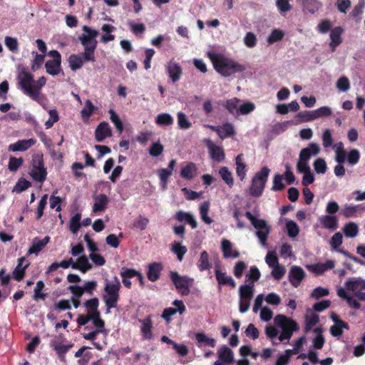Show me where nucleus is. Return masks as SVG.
<instances>
[{"label": "nucleus", "mask_w": 365, "mask_h": 365, "mask_svg": "<svg viewBox=\"0 0 365 365\" xmlns=\"http://www.w3.org/2000/svg\"><path fill=\"white\" fill-rule=\"evenodd\" d=\"M270 170L267 167H263L259 171L257 172L252 179L250 187V194L253 197H258L262 195L266 182L268 179Z\"/></svg>", "instance_id": "obj_5"}, {"label": "nucleus", "mask_w": 365, "mask_h": 365, "mask_svg": "<svg viewBox=\"0 0 365 365\" xmlns=\"http://www.w3.org/2000/svg\"><path fill=\"white\" fill-rule=\"evenodd\" d=\"M108 203V198L105 194H100L95 197V202L93 207L94 212L103 211Z\"/></svg>", "instance_id": "obj_30"}, {"label": "nucleus", "mask_w": 365, "mask_h": 365, "mask_svg": "<svg viewBox=\"0 0 365 365\" xmlns=\"http://www.w3.org/2000/svg\"><path fill=\"white\" fill-rule=\"evenodd\" d=\"M81 213H76L71 217L69 222V230L72 233L76 234L79 230L81 227Z\"/></svg>", "instance_id": "obj_50"}, {"label": "nucleus", "mask_w": 365, "mask_h": 365, "mask_svg": "<svg viewBox=\"0 0 365 365\" xmlns=\"http://www.w3.org/2000/svg\"><path fill=\"white\" fill-rule=\"evenodd\" d=\"M332 24L329 19H325L322 20L317 26V31L320 34H326L331 30Z\"/></svg>", "instance_id": "obj_64"}, {"label": "nucleus", "mask_w": 365, "mask_h": 365, "mask_svg": "<svg viewBox=\"0 0 365 365\" xmlns=\"http://www.w3.org/2000/svg\"><path fill=\"white\" fill-rule=\"evenodd\" d=\"M24 163V159L22 158H15L11 156L9 158L8 168L11 172H16Z\"/></svg>", "instance_id": "obj_55"}, {"label": "nucleus", "mask_w": 365, "mask_h": 365, "mask_svg": "<svg viewBox=\"0 0 365 365\" xmlns=\"http://www.w3.org/2000/svg\"><path fill=\"white\" fill-rule=\"evenodd\" d=\"M24 260V258H20L19 259V264L15 267L14 270L13 271V277L16 281H21L23 279V278L25 276V269L27 266H25L24 267H22V262Z\"/></svg>", "instance_id": "obj_47"}, {"label": "nucleus", "mask_w": 365, "mask_h": 365, "mask_svg": "<svg viewBox=\"0 0 365 365\" xmlns=\"http://www.w3.org/2000/svg\"><path fill=\"white\" fill-rule=\"evenodd\" d=\"M297 118H299V122H309L316 119L313 110H304L299 112L297 114Z\"/></svg>", "instance_id": "obj_54"}, {"label": "nucleus", "mask_w": 365, "mask_h": 365, "mask_svg": "<svg viewBox=\"0 0 365 365\" xmlns=\"http://www.w3.org/2000/svg\"><path fill=\"white\" fill-rule=\"evenodd\" d=\"M4 43L8 49L12 52H16L19 48L18 41L16 38L6 36Z\"/></svg>", "instance_id": "obj_62"}, {"label": "nucleus", "mask_w": 365, "mask_h": 365, "mask_svg": "<svg viewBox=\"0 0 365 365\" xmlns=\"http://www.w3.org/2000/svg\"><path fill=\"white\" fill-rule=\"evenodd\" d=\"M108 113L110 114V120L115 125L116 129L121 133L123 130V124L119 116L113 109H110Z\"/></svg>", "instance_id": "obj_57"}, {"label": "nucleus", "mask_w": 365, "mask_h": 365, "mask_svg": "<svg viewBox=\"0 0 365 365\" xmlns=\"http://www.w3.org/2000/svg\"><path fill=\"white\" fill-rule=\"evenodd\" d=\"M177 117L178 126L180 129L186 130L191 127V123L188 120L186 115L183 112H178Z\"/></svg>", "instance_id": "obj_53"}, {"label": "nucleus", "mask_w": 365, "mask_h": 365, "mask_svg": "<svg viewBox=\"0 0 365 365\" xmlns=\"http://www.w3.org/2000/svg\"><path fill=\"white\" fill-rule=\"evenodd\" d=\"M317 336L313 339V346L315 349H321L324 344V338L322 335L323 329L321 327H317L314 329Z\"/></svg>", "instance_id": "obj_42"}, {"label": "nucleus", "mask_w": 365, "mask_h": 365, "mask_svg": "<svg viewBox=\"0 0 365 365\" xmlns=\"http://www.w3.org/2000/svg\"><path fill=\"white\" fill-rule=\"evenodd\" d=\"M304 277V269L298 266H293L289 273V282L295 287L299 285Z\"/></svg>", "instance_id": "obj_18"}, {"label": "nucleus", "mask_w": 365, "mask_h": 365, "mask_svg": "<svg viewBox=\"0 0 365 365\" xmlns=\"http://www.w3.org/2000/svg\"><path fill=\"white\" fill-rule=\"evenodd\" d=\"M46 78L44 76L40 77L37 81H34L33 84L32 90L35 93L34 96H31V98L34 101H38L40 94V91L43 86L46 85Z\"/></svg>", "instance_id": "obj_40"}, {"label": "nucleus", "mask_w": 365, "mask_h": 365, "mask_svg": "<svg viewBox=\"0 0 365 365\" xmlns=\"http://www.w3.org/2000/svg\"><path fill=\"white\" fill-rule=\"evenodd\" d=\"M155 123L159 125H170L173 123V118L168 113H160L157 115Z\"/></svg>", "instance_id": "obj_51"}, {"label": "nucleus", "mask_w": 365, "mask_h": 365, "mask_svg": "<svg viewBox=\"0 0 365 365\" xmlns=\"http://www.w3.org/2000/svg\"><path fill=\"white\" fill-rule=\"evenodd\" d=\"M260 275V272L257 267H251L250 272L245 276V281L252 282L255 284V282L259 279Z\"/></svg>", "instance_id": "obj_52"}, {"label": "nucleus", "mask_w": 365, "mask_h": 365, "mask_svg": "<svg viewBox=\"0 0 365 365\" xmlns=\"http://www.w3.org/2000/svg\"><path fill=\"white\" fill-rule=\"evenodd\" d=\"M197 267L200 271L208 270L212 267V263L210 262L209 255L206 251H202L197 262Z\"/></svg>", "instance_id": "obj_38"}, {"label": "nucleus", "mask_w": 365, "mask_h": 365, "mask_svg": "<svg viewBox=\"0 0 365 365\" xmlns=\"http://www.w3.org/2000/svg\"><path fill=\"white\" fill-rule=\"evenodd\" d=\"M345 288L354 297H365V280L360 277L349 278L345 282Z\"/></svg>", "instance_id": "obj_11"}, {"label": "nucleus", "mask_w": 365, "mask_h": 365, "mask_svg": "<svg viewBox=\"0 0 365 365\" xmlns=\"http://www.w3.org/2000/svg\"><path fill=\"white\" fill-rule=\"evenodd\" d=\"M85 34L78 36V40L84 48L82 56L86 61H95V51L97 48L98 41L96 37L98 35V31L90 28L88 26H83Z\"/></svg>", "instance_id": "obj_2"}, {"label": "nucleus", "mask_w": 365, "mask_h": 365, "mask_svg": "<svg viewBox=\"0 0 365 365\" xmlns=\"http://www.w3.org/2000/svg\"><path fill=\"white\" fill-rule=\"evenodd\" d=\"M254 293V284L252 282L245 281V284L241 285L239 289L240 297H252Z\"/></svg>", "instance_id": "obj_45"}, {"label": "nucleus", "mask_w": 365, "mask_h": 365, "mask_svg": "<svg viewBox=\"0 0 365 365\" xmlns=\"http://www.w3.org/2000/svg\"><path fill=\"white\" fill-rule=\"evenodd\" d=\"M215 277L219 285L230 286L235 288L236 283L231 276L227 275L225 272H222L219 269L215 270Z\"/></svg>", "instance_id": "obj_26"}, {"label": "nucleus", "mask_w": 365, "mask_h": 365, "mask_svg": "<svg viewBox=\"0 0 365 365\" xmlns=\"http://www.w3.org/2000/svg\"><path fill=\"white\" fill-rule=\"evenodd\" d=\"M91 265L86 255H82L77 259V263L73 264V269H79L85 273L91 269Z\"/></svg>", "instance_id": "obj_37"}, {"label": "nucleus", "mask_w": 365, "mask_h": 365, "mask_svg": "<svg viewBox=\"0 0 365 365\" xmlns=\"http://www.w3.org/2000/svg\"><path fill=\"white\" fill-rule=\"evenodd\" d=\"M36 143V140L34 138H30L27 140H19L14 143L9 145L8 150L11 152L17 151H26Z\"/></svg>", "instance_id": "obj_17"}, {"label": "nucleus", "mask_w": 365, "mask_h": 365, "mask_svg": "<svg viewBox=\"0 0 365 365\" xmlns=\"http://www.w3.org/2000/svg\"><path fill=\"white\" fill-rule=\"evenodd\" d=\"M245 215L251 222L252 225L257 230L256 235L259 238L262 245H266L270 232V227L264 220L255 217L249 211H247Z\"/></svg>", "instance_id": "obj_6"}, {"label": "nucleus", "mask_w": 365, "mask_h": 365, "mask_svg": "<svg viewBox=\"0 0 365 365\" xmlns=\"http://www.w3.org/2000/svg\"><path fill=\"white\" fill-rule=\"evenodd\" d=\"M197 168L196 165L192 163H188L180 171V176L187 180H190L195 178L197 174Z\"/></svg>", "instance_id": "obj_28"}, {"label": "nucleus", "mask_w": 365, "mask_h": 365, "mask_svg": "<svg viewBox=\"0 0 365 365\" xmlns=\"http://www.w3.org/2000/svg\"><path fill=\"white\" fill-rule=\"evenodd\" d=\"M314 168L317 173L324 174L327 171V163L323 158H317L314 163Z\"/></svg>", "instance_id": "obj_63"}, {"label": "nucleus", "mask_w": 365, "mask_h": 365, "mask_svg": "<svg viewBox=\"0 0 365 365\" xmlns=\"http://www.w3.org/2000/svg\"><path fill=\"white\" fill-rule=\"evenodd\" d=\"M320 151L319 145L316 143H310L307 148L301 150L299 160L297 165V171L304 173L310 171L309 160L312 155H317Z\"/></svg>", "instance_id": "obj_4"}, {"label": "nucleus", "mask_w": 365, "mask_h": 365, "mask_svg": "<svg viewBox=\"0 0 365 365\" xmlns=\"http://www.w3.org/2000/svg\"><path fill=\"white\" fill-rule=\"evenodd\" d=\"M274 324L282 329L278 339L281 342H284L285 344L289 343L293 332L297 331L299 327L297 323L291 318H288L284 315H277L274 319Z\"/></svg>", "instance_id": "obj_3"}, {"label": "nucleus", "mask_w": 365, "mask_h": 365, "mask_svg": "<svg viewBox=\"0 0 365 365\" xmlns=\"http://www.w3.org/2000/svg\"><path fill=\"white\" fill-rule=\"evenodd\" d=\"M222 252L225 258H237L240 252L232 250V245L230 240L224 239L221 242Z\"/></svg>", "instance_id": "obj_24"}, {"label": "nucleus", "mask_w": 365, "mask_h": 365, "mask_svg": "<svg viewBox=\"0 0 365 365\" xmlns=\"http://www.w3.org/2000/svg\"><path fill=\"white\" fill-rule=\"evenodd\" d=\"M31 184L29 180L24 178H21L17 181L13 191L16 192H21L31 187Z\"/></svg>", "instance_id": "obj_60"}, {"label": "nucleus", "mask_w": 365, "mask_h": 365, "mask_svg": "<svg viewBox=\"0 0 365 365\" xmlns=\"http://www.w3.org/2000/svg\"><path fill=\"white\" fill-rule=\"evenodd\" d=\"M236 174L241 181H243L246 176V164L243 162V155L239 154L235 158Z\"/></svg>", "instance_id": "obj_29"}, {"label": "nucleus", "mask_w": 365, "mask_h": 365, "mask_svg": "<svg viewBox=\"0 0 365 365\" xmlns=\"http://www.w3.org/2000/svg\"><path fill=\"white\" fill-rule=\"evenodd\" d=\"M172 250L177 255L179 261H182L183 256L187 252L185 246H182L179 242H175L173 245Z\"/></svg>", "instance_id": "obj_61"}, {"label": "nucleus", "mask_w": 365, "mask_h": 365, "mask_svg": "<svg viewBox=\"0 0 365 365\" xmlns=\"http://www.w3.org/2000/svg\"><path fill=\"white\" fill-rule=\"evenodd\" d=\"M219 174L224 182L230 187H232L234 185L233 177L232 173L227 167H222L219 170Z\"/></svg>", "instance_id": "obj_43"}, {"label": "nucleus", "mask_w": 365, "mask_h": 365, "mask_svg": "<svg viewBox=\"0 0 365 365\" xmlns=\"http://www.w3.org/2000/svg\"><path fill=\"white\" fill-rule=\"evenodd\" d=\"M175 217L178 222H185L189 224L192 229H195L197 227L196 220L194 216L189 212L180 210L175 213Z\"/></svg>", "instance_id": "obj_25"}, {"label": "nucleus", "mask_w": 365, "mask_h": 365, "mask_svg": "<svg viewBox=\"0 0 365 365\" xmlns=\"http://www.w3.org/2000/svg\"><path fill=\"white\" fill-rule=\"evenodd\" d=\"M167 72L173 83L178 81L182 76L181 66L175 61H170L167 65Z\"/></svg>", "instance_id": "obj_21"}, {"label": "nucleus", "mask_w": 365, "mask_h": 365, "mask_svg": "<svg viewBox=\"0 0 365 365\" xmlns=\"http://www.w3.org/2000/svg\"><path fill=\"white\" fill-rule=\"evenodd\" d=\"M203 142L207 148L210 158L212 160L217 162L224 160L225 155L222 147L216 145L213 141L209 138L205 139Z\"/></svg>", "instance_id": "obj_12"}, {"label": "nucleus", "mask_w": 365, "mask_h": 365, "mask_svg": "<svg viewBox=\"0 0 365 365\" xmlns=\"http://www.w3.org/2000/svg\"><path fill=\"white\" fill-rule=\"evenodd\" d=\"M50 237L46 236L43 239H39L38 237H34L33 239L31 247L29 249V254H35L38 255L50 242Z\"/></svg>", "instance_id": "obj_20"}, {"label": "nucleus", "mask_w": 365, "mask_h": 365, "mask_svg": "<svg viewBox=\"0 0 365 365\" xmlns=\"http://www.w3.org/2000/svg\"><path fill=\"white\" fill-rule=\"evenodd\" d=\"M343 32L344 29L341 26H336L331 30L329 47L332 52L335 51L336 47L342 43L341 35Z\"/></svg>", "instance_id": "obj_16"}, {"label": "nucleus", "mask_w": 365, "mask_h": 365, "mask_svg": "<svg viewBox=\"0 0 365 365\" xmlns=\"http://www.w3.org/2000/svg\"><path fill=\"white\" fill-rule=\"evenodd\" d=\"M343 231L346 237H355L359 232V227L356 223L350 222L344 225Z\"/></svg>", "instance_id": "obj_44"}, {"label": "nucleus", "mask_w": 365, "mask_h": 365, "mask_svg": "<svg viewBox=\"0 0 365 365\" xmlns=\"http://www.w3.org/2000/svg\"><path fill=\"white\" fill-rule=\"evenodd\" d=\"M162 270V265L160 263H153L148 267L147 272L148 279L151 282H155L160 277V273Z\"/></svg>", "instance_id": "obj_31"}, {"label": "nucleus", "mask_w": 365, "mask_h": 365, "mask_svg": "<svg viewBox=\"0 0 365 365\" xmlns=\"http://www.w3.org/2000/svg\"><path fill=\"white\" fill-rule=\"evenodd\" d=\"M319 221L322 227L328 230H334L338 228V218L335 215H326L319 218Z\"/></svg>", "instance_id": "obj_22"}, {"label": "nucleus", "mask_w": 365, "mask_h": 365, "mask_svg": "<svg viewBox=\"0 0 365 365\" xmlns=\"http://www.w3.org/2000/svg\"><path fill=\"white\" fill-rule=\"evenodd\" d=\"M84 305L88 309L87 316L91 320L100 317V312L98 310V298H91L89 300H87Z\"/></svg>", "instance_id": "obj_23"}, {"label": "nucleus", "mask_w": 365, "mask_h": 365, "mask_svg": "<svg viewBox=\"0 0 365 365\" xmlns=\"http://www.w3.org/2000/svg\"><path fill=\"white\" fill-rule=\"evenodd\" d=\"M209 207L210 203L207 201H205L201 204L200 207V214L201 219L203 222L208 225L211 224L212 222V219L208 216Z\"/></svg>", "instance_id": "obj_46"}, {"label": "nucleus", "mask_w": 365, "mask_h": 365, "mask_svg": "<svg viewBox=\"0 0 365 365\" xmlns=\"http://www.w3.org/2000/svg\"><path fill=\"white\" fill-rule=\"evenodd\" d=\"M195 339L197 343V346L201 347L202 346H209L210 347H215L216 345L215 340L212 338L208 337L204 333L195 334Z\"/></svg>", "instance_id": "obj_33"}, {"label": "nucleus", "mask_w": 365, "mask_h": 365, "mask_svg": "<svg viewBox=\"0 0 365 365\" xmlns=\"http://www.w3.org/2000/svg\"><path fill=\"white\" fill-rule=\"evenodd\" d=\"M284 36V32L280 29H274L271 32L270 35L267 38V42L269 44H272L275 42L279 41L282 39Z\"/></svg>", "instance_id": "obj_56"}, {"label": "nucleus", "mask_w": 365, "mask_h": 365, "mask_svg": "<svg viewBox=\"0 0 365 365\" xmlns=\"http://www.w3.org/2000/svg\"><path fill=\"white\" fill-rule=\"evenodd\" d=\"M319 318L317 314L312 312H310L309 314H307L305 317L304 331L306 333L309 332L312 327L319 322Z\"/></svg>", "instance_id": "obj_39"}, {"label": "nucleus", "mask_w": 365, "mask_h": 365, "mask_svg": "<svg viewBox=\"0 0 365 365\" xmlns=\"http://www.w3.org/2000/svg\"><path fill=\"white\" fill-rule=\"evenodd\" d=\"M170 277L178 292L187 296L190 292V289L194 285V279L187 276H180L177 272H170Z\"/></svg>", "instance_id": "obj_7"}, {"label": "nucleus", "mask_w": 365, "mask_h": 365, "mask_svg": "<svg viewBox=\"0 0 365 365\" xmlns=\"http://www.w3.org/2000/svg\"><path fill=\"white\" fill-rule=\"evenodd\" d=\"M112 135V130L108 123L103 121L99 123L95 130L96 141L103 142L106 138Z\"/></svg>", "instance_id": "obj_15"}, {"label": "nucleus", "mask_w": 365, "mask_h": 365, "mask_svg": "<svg viewBox=\"0 0 365 365\" xmlns=\"http://www.w3.org/2000/svg\"><path fill=\"white\" fill-rule=\"evenodd\" d=\"M210 58L215 71L225 77H229L245 70L244 66L221 54H210Z\"/></svg>", "instance_id": "obj_1"}, {"label": "nucleus", "mask_w": 365, "mask_h": 365, "mask_svg": "<svg viewBox=\"0 0 365 365\" xmlns=\"http://www.w3.org/2000/svg\"><path fill=\"white\" fill-rule=\"evenodd\" d=\"M134 274H136L135 269L125 267L122 268L120 271V276L122 277L123 283L126 287L130 288L132 284L131 279H134Z\"/></svg>", "instance_id": "obj_32"}, {"label": "nucleus", "mask_w": 365, "mask_h": 365, "mask_svg": "<svg viewBox=\"0 0 365 365\" xmlns=\"http://www.w3.org/2000/svg\"><path fill=\"white\" fill-rule=\"evenodd\" d=\"M342 329H348L349 326L343 321H338L336 324L331 327L330 332L334 336H340L343 334Z\"/></svg>", "instance_id": "obj_49"}, {"label": "nucleus", "mask_w": 365, "mask_h": 365, "mask_svg": "<svg viewBox=\"0 0 365 365\" xmlns=\"http://www.w3.org/2000/svg\"><path fill=\"white\" fill-rule=\"evenodd\" d=\"M173 307H168L164 309L162 317L168 322L169 323L171 321L170 317L175 314L176 313H179L180 314H182L185 310V307L184 305V303L181 300L175 299L173 303Z\"/></svg>", "instance_id": "obj_13"}, {"label": "nucleus", "mask_w": 365, "mask_h": 365, "mask_svg": "<svg viewBox=\"0 0 365 365\" xmlns=\"http://www.w3.org/2000/svg\"><path fill=\"white\" fill-rule=\"evenodd\" d=\"M30 175L34 180L43 182L47 176V170L44 165L43 155H34L31 161V170Z\"/></svg>", "instance_id": "obj_8"}, {"label": "nucleus", "mask_w": 365, "mask_h": 365, "mask_svg": "<svg viewBox=\"0 0 365 365\" xmlns=\"http://www.w3.org/2000/svg\"><path fill=\"white\" fill-rule=\"evenodd\" d=\"M120 287V283L117 277L111 279H106L104 290L108 297H119L118 292Z\"/></svg>", "instance_id": "obj_19"}, {"label": "nucleus", "mask_w": 365, "mask_h": 365, "mask_svg": "<svg viewBox=\"0 0 365 365\" xmlns=\"http://www.w3.org/2000/svg\"><path fill=\"white\" fill-rule=\"evenodd\" d=\"M86 61L82 53L81 55L71 54L68 58L69 66L72 71L81 68Z\"/></svg>", "instance_id": "obj_35"}, {"label": "nucleus", "mask_w": 365, "mask_h": 365, "mask_svg": "<svg viewBox=\"0 0 365 365\" xmlns=\"http://www.w3.org/2000/svg\"><path fill=\"white\" fill-rule=\"evenodd\" d=\"M302 6L304 10L314 14L319 11L322 4L318 0H303Z\"/></svg>", "instance_id": "obj_36"}, {"label": "nucleus", "mask_w": 365, "mask_h": 365, "mask_svg": "<svg viewBox=\"0 0 365 365\" xmlns=\"http://www.w3.org/2000/svg\"><path fill=\"white\" fill-rule=\"evenodd\" d=\"M17 80L21 89L26 95L30 98L35 95L32 90L34 83V75L29 72L25 67L19 68Z\"/></svg>", "instance_id": "obj_9"}, {"label": "nucleus", "mask_w": 365, "mask_h": 365, "mask_svg": "<svg viewBox=\"0 0 365 365\" xmlns=\"http://www.w3.org/2000/svg\"><path fill=\"white\" fill-rule=\"evenodd\" d=\"M140 322L142 324L141 332L143 337L145 339H151L153 338V334L151 331L152 321L150 317H147L144 319H140Z\"/></svg>", "instance_id": "obj_34"}, {"label": "nucleus", "mask_w": 365, "mask_h": 365, "mask_svg": "<svg viewBox=\"0 0 365 365\" xmlns=\"http://www.w3.org/2000/svg\"><path fill=\"white\" fill-rule=\"evenodd\" d=\"M219 359L225 364H231L234 361V353L227 346H221L217 351Z\"/></svg>", "instance_id": "obj_27"}, {"label": "nucleus", "mask_w": 365, "mask_h": 365, "mask_svg": "<svg viewBox=\"0 0 365 365\" xmlns=\"http://www.w3.org/2000/svg\"><path fill=\"white\" fill-rule=\"evenodd\" d=\"M286 227L287 230V234L290 237H295L298 235L299 229V226L294 221H287L286 224Z\"/></svg>", "instance_id": "obj_58"}, {"label": "nucleus", "mask_w": 365, "mask_h": 365, "mask_svg": "<svg viewBox=\"0 0 365 365\" xmlns=\"http://www.w3.org/2000/svg\"><path fill=\"white\" fill-rule=\"evenodd\" d=\"M96 110L97 108L93 105L92 102L90 100H87L85 103V107L81 112L82 118L83 120L88 119Z\"/></svg>", "instance_id": "obj_48"}, {"label": "nucleus", "mask_w": 365, "mask_h": 365, "mask_svg": "<svg viewBox=\"0 0 365 365\" xmlns=\"http://www.w3.org/2000/svg\"><path fill=\"white\" fill-rule=\"evenodd\" d=\"M53 59L48 60L45 63L46 72L52 76L58 75L61 69V56L56 50L50 51L48 53Z\"/></svg>", "instance_id": "obj_10"}, {"label": "nucleus", "mask_w": 365, "mask_h": 365, "mask_svg": "<svg viewBox=\"0 0 365 365\" xmlns=\"http://www.w3.org/2000/svg\"><path fill=\"white\" fill-rule=\"evenodd\" d=\"M240 100L237 98H233L229 100L225 101L222 103V105L226 108V109L231 114H237L238 115V103Z\"/></svg>", "instance_id": "obj_41"}, {"label": "nucleus", "mask_w": 365, "mask_h": 365, "mask_svg": "<svg viewBox=\"0 0 365 365\" xmlns=\"http://www.w3.org/2000/svg\"><path fill=\"white\" fill-rule=\"evenodd\" d=\"M171 175L172 173L170 170H168V169L162 168L159 170L158 175L163 189H165L167 187L168 178Z\"/></svg>", "instance_id": "obj_59"}, {"label": "nucleus", "mask_w": 365, "mask_h": 365, "mask_svg": "<svg viewBox=\"0 0 365 365\" xmlns=\"http://www.w3.org/2000/svg\"><path fill=\"white\" fill-rule=\"evenodd\" d=\"M209 128L216 132L222 140L232 137L236 133L234 126L230 123H225L221 126L209 125Z\"/></svg>", "instance_id": "obj_14"}]
</instances>
